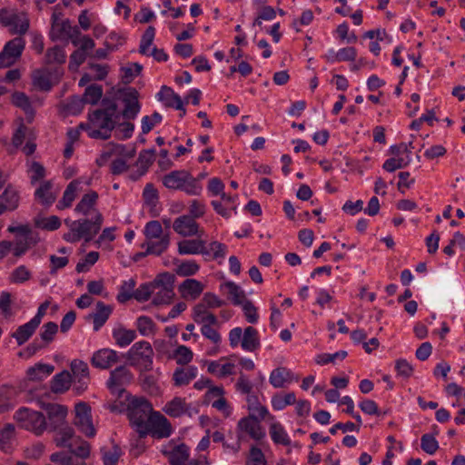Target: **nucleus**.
<instances>
[{
    "instance_id": "32",
    "label": "nucleus",
    "mask_w": 465,
    "mask_h": 465,
    "mask_svg": "<svg viewBox=\"0 0 465 465\" xmlns=\"http://www.w3.org/2000/svg\"><path fill=\"white\" fill-rule=\"evenodd\" d=\"M66 52L64 46L54 45L47 48L44 55L43 64L45 65L63 64L66 61Z\"/></svg>"
},
{
    "instance_id": "23",
    "label": "nucleus",
    "mask_w": 465,
    "mask_h": 465,
    "mask_svg": "<svg viewBox=\"0 0 465 465\" xmlns=\"http://www.w3.org/2000/svg\"><path fill=\"white\" fill-rule=\"evenodd\" d=\"M20 192L14 185H7L0 195V215L6 212H13L18 208Z\"/></svg>"
},
{
    "instance_id": "19",
    "label": "nucleus",
    "mask_w": 465,
    "mask_h": 465,
    "mask_svg": "<svg viewBox=\"0 0 465 465\" xmlns=\"http://www.w3.org/2000/svg\"><path fill=\"white\" fill-rule=\"evenodd\" d=\"M173 229L183 237H202L204 234L203 230L200 229L199 224L189 215L177 217L173 223Z\"/></svg>"
},
{
    "instance_id": "5",
    "label": "nucleus",
    "mask_w": 465,
    "mask_h": 465,
    "mask_svg": "<svg viewBox=\"0 0 465 465\" xmlns=\"http://www.w3.org/2000/svg\"><path fill=\"white\" fill-rule=\"evenodd\" d=\"M135 153L134 144L109 143L104 150L103 156L104 158L114 157L111 163V172L114 174H121L128 170V161L134 157Z\"/></svg>"
},
{
    "instance_id": "27",
    "label": "nucleus",
    "mask_w": 465,
    "mask_h": 465,
    "mask_svg": "<svg viewBox=\"0 0 465 465\" xmlns=\"http://www.w3.org/2000/svg\"><path fill=\"white\" fill-rule=\"evenodd\" d=\"M157 97L165 106L183 111V114L185 113L182 98L171 87L166 85L162 86L160 92L157 94Z\"/></svg>"
},
{
    "instance_id": "39",
    "label": "nucleus",
    "mask_w": 465,
    "mask_h": 465,
    "mask_svg": "<svg viewBox=\"0 0 465 465\" xmlns=\"http://www.w3.org/2000/svg\"><path fill=\"white\" fill-rule=\"evenodd\" d=\"M37 328L38 325L30 320L28 322L19 326L12 334V337L15 338L17 344L21 346L32 337Z\"/></svg>"
},
{
    "instance_id": "36",
    "label": "nucleus",
    "mask_w": 465,
    "mask_h": 465,
    "mask_svg": "<svg viewBox=\"0 0 465 465\" xmlns=\"http://www.w3.org/2000/svg\"><path fill=\"white\" fill-rule=\"evenodd\" d=\"M269 433L271 436L272 440L275 444H281L284 446H289L291 444V439L283 428V426L274 420H272V423L269 428Z\"/></svg>"
},
{
    "instance_id": "9",
    "label": "nucleus",
    "mask_w": 465,
    "mask_h": 465,
    "mask_svg": "<svg viewBox=\"0 0 465 465\" xmlns=\"http://www.w3.org/2000/svg\"><path fill=\"white\" fill-rule=\"evenodd\" d=\"M0 25L7 28L11 35L22 36L30 28V19L24 11L4 8L0 10Z\"/></svg>"
},
{
    "instance_id": "52",
    "label": "nucleus",
    "mask_w": 465,
    "mask_h": 465,
    "mask_svg": "<svg viewBox=\"0 0 465 465\" xmlns=\"http://www.w3.org/2000/svg\"><path fill=\"white\" fill-rule=\"evenodd\" d=\"M49 420L62 423L67 415V408L63 405L49 403L46 405Z\"/></svg>"
},
{
    "instance_id": "42",
    "label": "nucleus",
    "mask_w": 465,
    "mask_h": 465,
    "mask_svg": "<svg viewBox=\"0 0 465 465\" xmlns=\"http://www.w3.org/2000/svg\"><path fill=\"white\" fill-rule=\"evenodd\" d=\"M198 370L194 366L186 369H178L173 373V381L176 386H183L190 383L197 376Z\"/></svg>"
},
{
    "instance_id": "31",
    "label": "nucleus",
    "mask_w": 465,
    "mask_h": 465,
    "mask_svg": "<svg viewBox=\"0 0 465 465\" xmlns=\"http://www.w3.org/2000/svg\"><path fill=\"white\" fill-rule=\"evenodd\" d=\"M113 338L121 348H125L136 339V331L134 330L126 329L122 325L114 328L112 332Z\"/></svg>"
},
{
    "instance_id": "17",
    "label": "nucleus",
    "mask_w": 465,
    "mask_h": 465,
    "mask_svg": "<svg viewBox=\"0 0 465 465\" xmlns=\"http://www.w3.org/2000/svg\"><path fill=\"white\" fill-rule=\"evenodd\" d=\"M146 435H151L156 439L168 438L173 433V427L171 422L159 411H154L151 414V419L147 423Z\"/></svg>"
},
{
    "instance_id": "29",
    "label": "nucleus",
    "mask_w": 465,
    "mask_h": 465,
    "mask_svg": "<svg viewBox=\"0 0 465 465\" xmlns=\"http://www.w3.org/2000/svg\"><path fill=\"white\" fill-rule=\"evenodd\" d=\"M15 441V427L12 423L0 424V449L10 452Z\"/></svg>"
},
{
    "instance_id": "54",
    "label": "nucleus",
    "mask_w": 465,
    "mask_h": 465,
    "mask_svg": "<svg viewBox=\"0 0 465 465\" xmlns=\"http://www.w3.org/2000/svg\"><path fill=\"white\" fill-rule=\"evenodd\" d=\"M245 465H268L262 450L257 446H252L246 457Z\"/></svg>"
},
{
    "instance_id": "62",
    "label": "nucleus",
    "mask_w": 465,
    "mask_h": 465,
    "mask_svg": "<svg viewBox=\"0 0 465 465\" xmlns=\"http://www.w3.org/2000/svg\"><path fill=\"white\" fill-rule=\"evenodd\" d=\"M346 356V351H339L334 353H322L316 357V362L320 365L328 364L330 362L335 363L337 361L344 360Z\"/></svg>"
},
{
    "instance_id": "12",
    "label": "nucleus",
    "mask_w": 465,
    "mask_h": 465,
    "mask_svg": "<svg viewBox=\"0 0 465 465\" xmlns=\"http://www.w3.org/2000/svg\"><path fill=\"white\" fill-rule=\"evenodd\" d=\"M161 452L165 456L170 465H187L190 458V448L183 442L171 440L161 447Z\"/></svg>"
},
{
    "instance_id": "6",
    "label": "nucleus",
    "mask_w": 465,
    "mask_h": 465,
    "mask_svg": "<svg viewBox=\"0 0 465 465\" xmlns=\"http://www.w3.org/2000/svg\"><path fill=\"white\" fill-rule=\"evenodd\" d=\"M126 360L131 366L140 371H146L153 368V350L146 341L135 342L126 352Z\"/></svg>"
},
{
    "instance_id": "41",
    "label": "nucleus",
    "mask_w": 465,
    "mask_h": 465,
    "mask_svg": "<svg viewBox=\"0 0 465 465\" xmlns=\"http://www.w3.org/2000/svg\"><path fill=\"white\" fill-rule=\"evenodd\" d=\"M72 377L69 371H63L53 377L51 389L55 393H62L70 388Z\"/></svg>"
},
{
    "instance_id": "20",
    "label": "nucleus",
    "mask_w": 465,
    "mask_h": 465,
    "mask_svg": "<svg viewBox=\"0 0 465 465\" xmlns=\"http://www.w3.org/2000/svg\"><path fill=\"white\" fill-rule=\"evenodd\" d=\"M133 380V374L124 366L115 368L111 371L107 381V387L114 394L124 392L123 386L130 383Z\"/></svg>"
},
{
    "instance_id": "13",
    "label": "nucleus",
    "mask_w": 465,
    "mask_h": 465,
    "mask_svg": "<svg viewBox=\"0 0 465 465\" xmlns=\"http://www.w3.org/2000/svg\"><path fill=\"white\" fill-rule=\"evenodd\" d=\"M25 48V40L22 36H16L4 45L0 52V68L13 65L22 55Z\"/></svg>"
},
{
    "instance_id": "51",
    "label": "nucleus",
    "mask_w": 465,
    "mask_h": 465,
    "mask_svg": "<svg viewBox=\"0 0 465 465\" xmlns=\"http://www.w3.org/2000/svg\"><path fill=\"white\" fill-rule=\"evenodd\" d=\"M143 233L145 235V240L169 236L167 232H163V229L158 221H151L147 223L144 226Z\"/></svg>"
},
{
    "instance_id": "47",
    "label": "nucleus",
    "mask_w": 465,
    "mask_h": 465,
    "mask_svg": "<svg viewBox=\"0 0 465 465\" xmlns=\"http://www.w3.org/2000/svg\"><path fill=\"white\" fill-rule=\"evenodd\" d=\"M135 327L142 336L149 337L156 332V325L148 316H140L135 322Z\"/></svg>"
},
{
    "instance_id": "8",
    "label": "nucleus",
    "mask_w": 465,
    "mask_h": 465,
    "mask_svg": "<svg viewBox=\"0 0 465 465\" xmlns=\"http://www.w3.org/2000/svg\"><path fill=\"white\" fill-rule=\"evenodd\" d=\"M228 339L232 348L241 345V348L248 352H253L261 347L259 332L252 326L246 327L243 331L240 327L232 328L229 331Z\"/></svg>"
},
{
    "instance_id": "25",
    "label": "nucleus",
    "mask_w": 465,
    "mask_h": 465,
    "mask_svg": "<svg viewBox=\"0 0 465 465\" xmlns=\"http://www.w3.org/2000/svg\"><path fill=\"white\" fill-rule=\"evenodd\" d=\"M207 371L211 374L223 379L235 373V364L229 359L222 358L212 361L207 365Z\"/></svg>"
},
{
    "instance_id": "37",
    "label": "nucleus",
    "mask_w": 465,
    "mask_h": 465,
    "mask_svg": "<svg viewBox=\"0 0 465 465\" xmlns=\"http://www.w3.org/2000/svg\"><path fill=\"white\" fill-rule=\"evenodd\" d=\"M221 289L228 293L229 299L234 305H240L248 300L245 292L233 282H224L221 285Z\"/></svg>"
},
{
    "instance_id": "61",
    "label": "nucleus",
    "mask_w": 465,
    "mask_h": 465,
    "mask_svg": "<svg viewBox=\"0 0 465 465\" xmlns=\"http://www.w3.org/2000/svg\"><path fill=\"white\" fill-rule=\"evenodd\" d=\"M193 351L185 345H179L173 352V358L180 365L189 363L193 360Z\"/></svg>"
},
{
    "instance_id": "60",
    "label": "nucleus",
    "mask_w": 465,
    "mask_h": 465,
    "mask_svg": "<svg viewBox=\"0 0 465 465\" xmlns=\"http://www.w3.org/2000/svg\"><path fill=\"white\" fill-rule=\"evenodd\" d=\"M135 287V281L134 279H129L128 281H124L121 285L120 292L117 295V300L119 302H125L131 298H134V292Z\"/></svg>"
},
{
    "instance_id": "53",
    "label": "nucleus",
    "mask_w": 465,
    "mask_h": 465,
    "mask_svg": "<svg viewBox=\"0 0 465 465\" xmlns=\"http://www.w3.org/2000/svg\"><path fill=\"white\" fill-rule=\"evenodd\" d=\"M411 162V157H409V156H404V157L393 156L391 158L387 159L384 162L382 168L385 171L391 173L398 169H402V168L406 167L407 165L410 164Z\"/></svg>"
},
{
    "instance_id": "63",
    "label": "nucleus",
    "mask_w": 465,
    "mask_h": 465,
    "mask_svg": "<svg viewBox=\"0 0 465 465\" xmlns=\"http://www.w3.org/2000/svg\"><path fill=\"white\" fill-rule=\"evenodd\" d=\"M420 447L423 451L430 455H432L438 450L439 442L434 436L426 433L421 436Z\"/></svg>"
},
{
    "instance_id": "46",
    "label": "nucleus",
    "mask_w": 465,
    "mask_h": 465,
    "mask_svg": "<svg viewBox=\"0 0 465 465\" xmlns=\"http://www.w3.org/2000/svg\"><path fill=\"white\" fill-rule=\"evenodd\" d=\"M296 396L293 392L276 393L272 397V407L274 411H282L289 405L295 404Z\"/></svg>"
},
{
    "instance_id": "10",
    "label": "nucleus",
    "mask_w": 465,
    "mask_h": 465,
    "mask_svg": "<svg viewBox=\"0 0 465 465\" xmlns=\"http://www.w3.org/2000/svg\"><path fill=\"white\" fill-rule=\"evenodd\" d=\"M174 278L171 273L159 274L153 281L152 302L155 305L169 304L174 297Z\"/></svg>"
},
{
    "instance_id": "22",
    "label": "nucleus",
    "mask_w": 465,
    "mask_h": 465,
    "mask_svg": "<svg viewBox=\"0 0 465 465\" xmlns=\"http://www.w3.org/2000/svg\"><path fill=\"white\" fill-rule=\"evenodd\" d=\"M118 361V352L109 348H104L96 351L91 358L92 365L101 370H107Z\"/></svg>"
},
{
    "instance_id": "48",
    "label": "nucleus",
    "mask_w": 465,
    "mask_h": 465,
    "mask_svg": "<svg viewBox=\"0 0 465 465\" xmlns=\"http://www.w3.org/2000/svg\"><path fill=\"white\" fill-rule=\"evenodd\" d=\"M291 371L285 368L274 369L270 374V383L274 388H282L291 379Z\"/></svg>"
},
{
    "instance_id": "7",
    "label": "nucleus",
    "mask_w": 465,
    "mask_h": 465,
    "mask_svg": "<svg viewBox=\"0 0 465 465\" xmlns=\"http://www.w3.org/2000/svg\"><path fill=\"white\" fill-rule=\"evenodd\" d=\"M81 33L77 26H73L68 19H64L61 13L54 12L52 15V25L49 38L52 41H71L74 45H78V36Z\"/></svg>"
},
{
    "instance_id": "21",
    "label": "nucleus",
    "mask_w": 465,
    "mask_h": 465,
    "mask_svg": "<svg viewBox=\"0 0 465 465\" xmlns=\"http://www.w3.org/2000/svg\"><path fill=\"white\" fill-rule=\"evenodd\" d=\"M124 109L121 113L124 120H134L141 111L139 95L134 89L129 90L123 94Z\"/></svg>"
},
{
    "instance_id": "16",
    "label": "nucleus",
    "mask_w": 465,
    "mask_h": 465,
    "mask_svg": "<svg viewBox=\"0 0 465 465\" xmlns=\"http://www.w3.org/2000/svg\"><path fill=\"white\" fill-rule=\"evenodd\" d=\"M245 435H248L254 440H261L266 435L264 429L260 423V420L256 417H253V415H248L247 417L242 418L238 421V439L242 440Z\"/></svg>"
},
{
    "instance_id": "44",
    "label": "nucleus",
    "mask_w": 465,
    "mask_h": 465,
    "mask_svg": "<svg viewBox=\"0 0 465 465\" xmlns=\"http://www.w3.org/2000/svg\"><path fill=\"white\" fill-rule=\"evenodd\" d=\"M175 264L174 272L182 277L195 275L200 270V265L194 260L176 261Z\"/></svg>"
},
{
    "instance_id": "49",
    "label": "nucleus",
    "mask_w": 465,
    "mask_h": 465,
    "mask_svg": "<svg viewBox=\"0 0 465 465\" xmlns=\"http://www.w3.org/2000/svg\"><path fill=\"white\" fill-rule=\"evenodd\" d=\"M132 120H125L122 123L114 121V135L119 140H127L132 137L134 131V124Z\"/></svg>"
},
{
    "instance_id": "4",
    "label": "nucleus",
    "mask_w": 465,
    "mask_h": 465,
    "mask_svg": "<svg viewBox=\"0 0 465 465\" xmlns=\"http://www.w3.org/2000/svg\"><path fill=\"white\" fill-rule=\"evenodd\" d=\"M104 218L97 214L96 218H84L70 223V230L64 234V239L68 242H76L81 239L90 242L101 229Z\"/></svg>"
},
{
    "instance_id": "56",
    "label": "nucleus",
    "mask_w": 465,
    "mask_h": 465,
    "mask_svg": "<svg viewBox=\"0 0 465 465\" xmlns=\"http://www.w3.org/2000/svg\"><path fill=\"white\" fill-rule=\"evenodd\" d=\"M103 95V88L100 84H91L86 87L84 100L86 104H96Z\"/></svg>"
},
{
    "instance_id": "30",
    "label": "nucleus",
    "mask_w": 465,
    "mask_h": 465,
    "mask_svg": "<svg viewBox=\"0 0 465 465\" xmlns=\"http://www.w3.org/2000/svg\"><path fill=\"white\" fill-rule=\"evenodd\" d=\"M32 84L37 90L50 91L53 86L51 73L45 68L34 70L32 72Z\"/></svg>"
},
{
    "instance_id": "58",
    "label": "nucleus",
    "mask_w": 465,
    "mask_h": 465,
    "mask_svg": "<svg viewBox=\"0 0 465 465\" xmlns=\"http://www.w3.org/2000/svg\"><path fill=\"white\" fill-rule=\"evenodd\" d=\"M27 171L32 183H35L45 176V167L35 161L27 162Z\"/></svg>"
},
{
    "instance_id": "35",
    "label": "nucleus",
    "mask_w": 465,
    "mask_h": 465,
    "mask_svg": "<svg viewBox=\"0 0 465 465\" xmlns=\"http://www.w3.org/2000/svg\"><path fill=\"white\" fill-rule=\"evenodd\" d=\"M163 411L170 417L178 418L187 412L188 405L183 398L175 397L164 405Z\"/></svg>"
},
{
    "instance_id": "11",
    "label": "nucleus",
    "mask_w": 465,
    "mask_h": 465,
    "mask_svg": "<svg viewBox=\"0 0 465 465\" xmlns=\"http://www.w3.org/2000/svg\"><path fill=\"white\" fill-rule=\"evenodd\" d=\"M15 419L23 428L31 430L35 434H41L46 427V421L44 415L38 411L21 408L15 413Z\"/></svg>"
},
{
    "instance_id": "3",
    "label": "nucleus",
    "mask_w": 465,
    "mask_h": 465,
    "mask_svg": "<svg viewBox=\"0 0 465 465\" xmlns=\"http://www.w3.org/2000/svg\"><path fill=\"white\" fill-rule=\"evenodd\" d=\"M154 412L151 402L143 397H133L127 407V415L134 430L140 437H144L151 414Z\"/></svg>"
},
{
    "instance_id": "43",
    "label": "nucleus",
    "mask_w": 465,
    "mask_h": 465,
    "mask_svg": "<svg viewBox=\"0 0 465 465\" xmlns=\"http://www.w3.org/2000/svg\"><path fill=\"white\" fill-rule=\"evenodd\" d=\"M54 370L51 364L37 363L27 370V376L31 381H43Z\"/></svg>"
},
{
    "instance_id": "1",
    "label": "nucleus",
    "mask_w": 465,
    "mask_h": 465,
    "mask_svg": "<svg viewBox=\"0 0 465 465\" xmlns=\"http://www.w3.org/2000/svg\"><path fill=\"white\" fill-rule=\"evenodd\" d=\"M116 113V105L112 104L105 109H97L89 114V123L81 124L91 138L106 140L110 138L114 128V116Z\"/></svg>"
},
{
    "instance_id": "14",
    "label": "nucleus",
    "mask_w": 465,
    "mask_h": 465,
    "mask_svg": "<svg viewBox=\"0 0 465 465\" xmlns=\"http://www.w3.org/2000/svg\"><path fill=\"white\" fill-rule=\"evenodd\" d=\"M92 182L93 178L90 176H81L71 181L67 184L62 198L58 201L56 208L58 210L70 208L78 194L83 191V185L89 186Z\"/></svg>"
},
{
    "instance_id": "18",
    "label": "nucleus",
    "mask_w": 465,
    "mask_h": 465,
    "mask_svg": "<svg viewBox=\"0 0 465 465\" xmlns=\"http://www.w3.org/2000/svg\"><path fill=\"white\" fill-rule=\"evenodd\" d=\"M99 200V194L97 192L90 190L85 193L75 205L74 212L77 215L89 217L94 219L97 214H102L98 208L97 203Z\"/></svg>"
},
{
    "instance_id": "24",
    "label": "nucleus",
    "mask_w": 465,
    "mask_h": 465,
    "mask_svg": "<svg viewBox=\"0 0 465 465\" xmlns=\"http://www.w3.org/2000/svg\"><path fill=\"white\" fill-rule=\"evenodd\" d=\"M205 285L196 279H186L178 286V292L182 298L187 301H195L203 293Z\"/></svg>"
},
{
    "instance_id": "57",
    "label": "nucleus",
    "mask_w": 465,
    "mask_h": 465,
    "mask_svg": "<svg viewBox=\"0 0 465 465\" xmlns=\"http://www.w3.org/2000/svg\"><path fill=\"white\" fill-rule=\"evenodd\" d=\"M12 103L23 109L26 114L33 115L34 110L31 105L30 100L28 96H26L24 93L15 92L12 95Z\"/></svg>"
},
{
    "instance_id": "40",
    "label": "nucleus",
    "mask_w": 465,
    "mask_h": 465,
    "mask_svg": "<svg viewBox=\"0 0 465 465\" xmlns=\"http://www.w3.org/2000/svg\"><path fill=\"white\" fill-rule=\"evenodd\" d=\"M57 446L73 448L74 442L79 440V437L74 435V431L71 427L60 429L54 438Z\"/></svg>"
},
{
    "instance_id": "34",
    "label": "nucleus",
    "mask_w": 465,
    "mask_h": 465,
    "mask_svg": "<svg viewBox=\"0 0 465 465\" xmlns=\"http://www.w3.org/2000/svg\"><path fill=\"white\" fill-rule=\"evenodd\" d=\"M169 244L170 236L145 240L142 247L145 248V254L160 255L167 250Z\"/></svg>"
},
{
    "instance_id": "64",
    "label": "nucleus",
    "mask_w": 465,
    "mask_h": 465,
    "mask_svg": "<svg viewBox=\"0 0 465 465\" xmlns=\"http://www.w3.org/2000/svg\"><path fill=\"white\" fill-rule=\"evenodd\" d=\"M122 452L118 446H113L109 450H103V460L104 465H117Z\"/></svg>"
},
{
    "instance_id": "2",
    "label": "nucleus",
    "mask_w": 465,
    "mask_h": 465,
    "mask_svg": "<svg viewBox=\"0 0 465 465\" xmlns=\"http://www.w3.org/2000/svg\"><path fill=\"white\" fill-rule=\"evenodd\" d=\"M162 183L169 190L182 191L191 196H198L203 192L200 179L186 170H175L164 174Z\"/></svg>"
},
{
    "instance_id": "55",
    "label": "nucleus",
    "mask_w": 465,
    "mask_h": 465,
    "mask_svg": "<svg viewBox=\"0 0 465 465\" xmlns=\"http://www.w3.org/2000/svg\"><path fill=\"white\" fill-rule=\"evenodd\" d=\"M32 277L31 271L25 265H19L10 274L9 280L12 283L22 284Z\"/></svg>"
},
{
    "instance_id": "50",
    "label": "nucleus",
    "mask_w": 465,
    "mask_h": 465,
    "mask_svg": "<svg viewBox=\"0 0 465 465\" xmlns=\"http://www.w3.org/2000/svg\"><path fill=\"white\" fill-rule=\"evenodd\" d=\"M35 224L36 227L46 230V231H55L61 226V221L59 217L55 215L51 216H37L35 219Z\"/></svg>"
},
{
    "instance_id": "33",
    "label": "nucleus",
    "mask_w": 465,
    "mask_h": 465,
    "mask_svg": "<svg viewBox=\"0 0 465 465\" xmlns=\"http://www.w3.org/2000/svg\"><path fill=\"white\" fill-rule=\"evenodd\" d=\"M35 198L45 206L53 204L56 199V193L53 191V183L45 181L35 190Z\"/></svg>"
},
{
    "instance_id": "45",
    "label": "nucleus",
    "mask_w": 465,
    "mask_h": 465,
    "mask_svg": "<svg viewBox=\"0 0 465 465\" xmlns=\"http://www.w3.org/2000/svg\"><path fill=\"white\" fill-rule=\"evenodd\" d=\"M71 371L75 379L83 385H86L89 379V367L87 363L82 360H73L70 364Z\"/></svg>"
},
{
    "instance_id": "26",
    "label": "nucleus",
    "mask_w": 465,
    "mask_h": 465,
    "mask_svg": "<svg viewBox=\"0 0 465 465\" xmlns=\"http://www.w3.org/2000/svg\"><path fill=\"white\" fill-rule=\"evenodd\" d=\"M177 251L181 255L206 254L205 242L200 239L182 240L177 243Z\"/></svg>"
},
{
    "instance_id": "38",
    "label": "nucleus",
    "mask_w": 465,
    "mask_h": 465,
    "mask_svg": "<svg viewBox=\"0 0 465 465\" xmlns=\"http://www.w3.org/2000/svg\"><path fill=\"white\" fill-rule=\"evenodd\" d=\"M207 306L203 305V302L197 303L193 309V319L197 323H216V316L209 312Z\"/></svg>"
},
{
    "instance_id": "15",
    "label": "nucleus",
    "mask_w": 465,
    "mask_h": 465,
    "mask_svg": "<svg viewBox=\"0 0 465 465\" xmlns=\"http://www.w3.org/2000/svg\"><path fill=\"white\" fill-rule=\"evenodd\" d=\"M74 413V423L78 430L86 437H94L96 430L93 423L90 406L83 401L78 402L75 404Z\"/></svg>"
},
{
    "instance_id": "28",
    "label": "nucleus",
    "mask_w": 465,
    "mask_h": 465,
    "mask_svg": "<svg viewBox=\"0 0 465 465\" xmlns=\"http://www.w3.org/2000/svg\"><path fill=\"white\" fill-rule=\"evenodd\" d=\"M112 312V306L106 305L102 302H98L96 303L95 312L89 315V318L93 320L94 330L95 331H99L104 326V324L109 319Z\"/></svg>"
},
{
    "instance_id": "59",
    "label": "nucleus",
    "mask_w": 465,
    "mask_h": 465,
    "mask_svg": "<svg viewBox=\"0 0 465 465\" xmlns=\"http://www.w3.org/2000/svg\"><path fill=\"white\" fill-rule=\"evenodd\" d=\"M162 120L163 116L157 112H154L151 115L143 116L141 121L142 133L143 134H148L155 125L159 124Z\"/></svg>"
}]
</instances>
